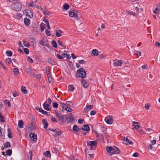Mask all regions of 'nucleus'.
<instances>
[{
	"mask_svg": "<svg viewBox=\"0 0 160 160\" xmlns=\"http://www.w3.org/2000/svg\"><path fill=\"white\" fill-rule=\"evenodd\" d=\"M86 73L83 68H80L77 71V76L78 77L83 78L86 76Z\"/></svg>",
	"mask_w": 160,
	"mask_h": 160,
	"instance_id": "1",
	"label": "nucleus"
},
{
	"mask_svg": "<svg viewBox=\"0 0 160 160\" xmlns=\"http://www.w3.org/2000/svg\"><path fill=\"white\" fill-rule=\"evenodd\" d=\"M13 8L17 11H19L22 9L21 5L18 3H14L12 5Z\"/></svg>",
	"mask_w": 160,
	"mask_h": 160,
	"instance_id": "2",
	"label": "nucleus"
},
{
	"mask_svg": "<svg viewBox=\"0 0 160 160\" xmlns=\"http://www.w3.org/2000/svg\"><path fill=\"white\" fill-rule=\"evenodd\" d=\"M106 122L109 124H111L113 123L112 117V116H108L106 117L104 119Z\"/></svg>",
	"mask_w": 160,
	"mask_h": 160,
	"instance_id": "3",
	"label": "nucleus"
},
{
	"mask_svg": "<svg viewBox=\"0 0 160 160\" xmlns=\"http://www.w3.org/2000/svg\"><path fill=\"white\" fill-rule=\"evenodd\" d=\"M113 64L114 67H118V66H121L123 62L122 60H114L113 61Z\"/></svg>",
	"mask_w": 160,
	"mask_h": 160,
	"instance_id": "4",
	"label": "nucleus"
},
{
	"mask_svg": "<svg viewBox=\"0 0 160 160\" xmlns=\"http://www.w3.org/2000/svg\"><path fill=\"white\" fill-rule=\"evenodd\" d=\"M87 145L88 146L91 147L90 149L91 150H93L94 149L92 148V147L96 145L97 143L96 141H88L87 142Z\"/></svg>",
	"mask_w": 160,
	"mask_h": 160,
	"instance_id": "5",
	"label": "nucleus"
},
{
	"mask_svg": "<svg viewBox=\"0 0 160 160\" xmlns=\"http://www.w3.org/2000/svg\"><path fill=\"white\" fill-rule=\"evenodd\" d=\"M120 151L119 149L116 146H114L113 147H112V152L111 153V155L116 153H119Z\"/></svg>",
	"mask_w": 160,
	"mask_h": 160,
	"instance_id": "6",
	"label": "nucleus"
},
{
	"mask_svg": "<svg viewBox=\"0 0 160 160\" xmlns=\"http://www.w3.org/2000/svg\"><path fill=\"white\" fill-rule=\"evenodd\" d=\"M65 118L67 120V122H73L74 120L73 116L71 113H70L68 117H67L66 116Z\"/></svg>",
	"mask_w": 160,
	"mask_h": 160,
	"instance_id": "7",
	"label": "nucleus"
},
{
	"mask_svg": "<svg viewBox=\"0 0 160 160\" xmlns=\"http://www.w3.org/2000/svg\"><path fill=\"white\" fill-rule=\"evenodd\" d=\"M52 134L53 135H60L62 133V132L58 130H52Z\"/></svg>",
	"mask_w": 160,
	"mask_h": 160,
	"instance_id": "8",
	"label": "nucleus"
},
{
	"mask_svg": "<svg viewBox=\"0 0 160 160\" xmlns=\"http://www.w3.org/2000/svg\"><path fill=\"white\" fill-rule=\"evenodd\" d=\"M69 15L71 17L76 18L77 20H78L79 19L77 14L74 12H70L69 13Z\"/></svg>",
	"mask_w": 160,
	"mask_h": 160,
	"instance_id": "9",
	"label": "nucleus"
},
{
	"mask_svg": "<svg viewBox=\"0 0 160 160\" xmlns=\"http://www.w3.org/2000/svg\"><path fill=\"white\" fill-rule=\"evenodd\" d=\"M93 106L91 105H87L84 109V112L85 113H87L92 108Z\"/></svg>",
	"mask_w": 160,
	"mask_h": 160,
	"instance_id": "10",
	"label": "nucleus"
},
{
	"mask_svg": "<svg viewBox=\"0 0 160 160\" xmlns=\"http://www.w3.org/2000/svg\"><path fill=\"white\" fill-rule=\"evenodd\" d=\"M50 105L49 104H47L46 102H45L42 105L44 108L47 111H49L51 109L50 107Z\"/></svg>",
	"mask_w": 160,
	"mask_h": 160,
	"instance_id": "11",
	"label": "nucleus"
},
{
	"mask_svg": "<svg viewBox=\"0 0 160 160\" xmlns=\"http://www.w3.org/2000/svg\"><path fill=\"white\" fill-rule=\"evenodd\" d=\"M30 137L31 139L33 141H35L37 139V135L35 134L34 133H31L30 134Z\"/></svg>",
	"mask_w": 160,
	"mask_h": 160,
	"instance_id": "12",
	"label": "nucleus"
},
{
	"mask_svg": "<svg viewBox=\"0 0 160 160\" xmlns=\"http://www.w3.org/2000/svg\"><path fill=\"white\" fill-rule=\"evenodd\" d=\"M132 122V126L134 127V128L138 129L140 127V125L138 124V122L133 121Z\"/></svg>",
	"mask_w": 160,
	"mask_h": 160,
	"instance_id": "13",
	"label": "nucleus"
},
{
	"mask_svg": "<svg viewBox=\"0 0 160 160\" xmlns=\"http://www.w3.org/2000/svg\"><path fill=\"white\" fill-rule=\"evenodd\" d=\"M39 43L40 44L44 46L48 45V42L47 40L44 41L43 40H40Z\"/></svg>",
	"mask_w": 160,
	"mask_h": 160,
	"instance_id": "14",
	"label": "nucleus"
},
{
	"mask_svg": "<svg viewBox=\"0 0 160 160\" xmlns=\"http://www.w3.org/2000/svg\"><path fill=\"white\" fill-rule=\"evenodd\" d=\"M56 35L57 37H60L62 35V33H63V32L61 30H55Z\"/></svg>",
	"mask_w": 160,
	"mask_h": 160,
	"instance_id": "15",
	"label": "nucleus"
},
{
	"mask_svg": "<svg viewBox=\"0 0 160 160\" xmlns=\"http://www.w3.org/2000/svg\"><path fill=\"white\" fill-rule=\"evenodd\" d=\"M29 12H30V13H31V11H28H28H27V10H24V11H23V13L24 14H25L26 16H28L31 18H32L33 17V15H32V13H31V15H29L28 14Z\"/></svg>",
	"mask_w": 160,
	"mask_h": 160,
	"instance_id": "16",
	"label": "nucleus"
},
{
	"mask_svg": "<svg viewBox=\"0 0 160 160\" xmlns=\"http://www.w3.org/2000/svg\"><path fill=\"white\" fill-rule=\"evenodd\" d=\"M112 147H107L106 148V150L109 155H111V153L112 152Z\"/></svg>",
	"mask_w": 160,
	"mask_h": 160,
	"instance_id": "17",
	"label": "nucleus"
},
{
	"mask_svg": "<svg viewBox=\"0 0 160 160\" xmlns=\"http://www.w3.org/2000/svg\"><path fill=\"white\" fill-rule=\"evenodd\" d=\"M42 123L44 125V128H46L48 127V123L47 122L46 120L45 119H43L42 120Z\"/></svg>",
	"mask_w": 160,
	"mask_h": 160,
	"instance_id": "18",
	"label": "nucleus"
},
{
	"mask_svg": "<svg viewBox=\"0 0 160 160\" xmlns=\"http://www.w3.org/2000/svg\"><path fill=\"white\" fill-rule=\"evenodd\" d=\"M82 128L84 131H88L89 130V128L88 125H85L82 126Z\"/></svg>",
	"mask_w": 160,
	"mask_h": 160,
	"instance_id": "19",
	"label": "nucleus"
},
{
	"mask_svg": "<svg viewBox=\"0 0 160 160\" xmlns=\"http://www.w3.org/2000/svg\"><path fill=\"white\" fill-rule=\"evenodd\" d=\"M99 51L97 49H93L92 51V55L94 56H97L98 54Z\"/></svg>",
	"mask_w": 160,
	"mask_h": 160,
	"instance_id": "20",
	"label": "nucleus"
},
{
	"mask_svg": "<svg viewBox=\"0 0 160 160\" xmlns=\"http://www.w3.org/2000/svg\"><path fill=\"white\" fill-rule=\"evenodd\" d=\"M24 23L26 25H28L30 23L29 19L25 18L24 19Z\"/></svg>",
	"mask_w": 160,
	"mask_h": 160,
	"instance_id": "21",
	"label": "nucleus"
},
{
	"mask_svg": "<svg viewBox=\"0 0 160 160\" xmlns=\"http://www.w3.org/2000/svg\"><path fill=\"white\" fill-rule=\"evenodd\" d=\"M23 122L22 120H19L18 123V127L20 128H22L23 127Z\"/></svg>",
	"mask_w": 160,
	"mask_h": 160,
	"instance_id": "22",
	"label": "nucleus"
},
{
	"mask_svg": "<svg viewBox=\"0 0 160 160\" xmlns=\"http://www.w3.org/2000/svg\"><path fill=\"white\" fill-rule=\"evenodd\" d=\"M36 109L42 114H46L47 113V112L46 111H44L41 108H36Z\"/></svg>",
	"mask_w": 160,
	"mask_h": 160,
	"instance_id": "23",
	"label": "nucleus"
},
{
	"mask_svg": "<svg viewBox=\"0 0 160 160\" xmlns=\"http://www.w3.org/2000/svg\"><path fill=\"white\" fill-rule=\"evenodd\" d=\"M44 154L45 156L47 158H49L51 156L50 152L49 151H47L46 152L44 153Z\"/></svg>",
	"mask_w": 160,
	"mask_h": 160,
	"instance_id": "24",
	"label": "nucleus"
},
{
	"mask_svg": "<svg viewBox=\"0 0 160 160\" xmlns=\"http://www.w3.org/2000/svg\"><path fill=\"white\" fill-rule=\"evenodd\" d=\"M124 141L125 142L126 144H130L132 143L131 142L129 141V140L128 139V138H124Z\"/></svg>",
	"mask_w": 160,
	"mask_h": 160,
	"instance_id": "25",
	"label": "nucleus"
},
{
	"mask_svg": "<svg viewBox=\"0 0 160 160\" xmlns=\"http://www.w3.org/2000/svg\"><path fill=\"white\" fill-rule=\"evenodd\" d=\"M21 90L22 92L25 94L27 93L28 91L26 89V87L24 86H22L21 87Z\"/></svg>",
	"mask_w": 160,
	"mask_h": 160,
	"instance_id": "26",
	"label": "nucleus"
},
{
	"mask_svg": "<svg viewBox=\"0 0 160 160\" xmlns=\"http://www.w3.org/2000/svg\"><path fill=\"white\" fill-rule=\"evenodd\" d=\"M63 109H64L67 112H71L72 111V109L71 108H69V107H68L67 106H66L65 107V108Z\"/></svg>",
	"mask_w": 160,
	"mask_h": 160,
	"instance_id": "27",
	"label": "nucleus"
},
{
	"mask_svg": "<svg viewBox=\"0 0 160 160\" xmlns=\"http://www.w3.org/2000/svg\"><path fill=\"white\" fill-rule=\"evenodd\" d=\"M82 84L83 87L85 88H87L88 86V84L85 81H82Z\"/></svg>",
	"mask_w": 160,
	"mask_h": 160,
	"instance_id": "28",
	"label": "nucleus"
},
{
	"mask_svg": "<svg viewBox=\"0 0 160 160\" xmlns=\"http://www.w3.org/2000/svg\"><path fill=\"white\" fill-rule=\"evenodd\" d=\"M65 115L62 116H58V118H59V120L61 121L62 122H63L64 120V118H65Z\"/></svg>",
	"mask_w": 160,
	"mask_h": 160,
	"instance_id": "29",
	"label": "nucleus"
},
{
	"mask_svg": "<svg viewBox=\"0 0 160 160\" xmlns=\"http://www.w3.org/2000/svg\"><path fill=\"white\" fill-rule=\"evenodd\" d=\"M74 88L73 87V86L71 85H70L68 86V90H71L72 91L74 90Z\"/></svg>",
	"mask_w": 160,
	"mask_h": 160,
	"instance_id": "30",
	"label": "nucleus"
},
{
	"mask_svg": "<svg viewBox=\"0 0 160 160\" xmlns=\"http://www.w3.org/2000/svg\"><path fill=\"white\" fill-rule=\"evenodd\" d=\"M47 76L49 82L50 83H51L52 82V78L51 77V76L50 75V74L48 73L47 74Z\"/></svg>",
	"mask_w": 160,
	"mask_h": 160,
	"instance_id": "31",
	"label": "nucleus"
},
{
	"mask_svg": "<svg viewBox=\"0 0 160 160\" xmlns=\"http://www.w3.org/2000/svg\"><path fill=\"white\" fill-rule=\"evenodd\" d=\"M13 71L14 72L15 74L16 75H17V74L19 73V70L18 69L16 68H14L13 69Z\"/></svg>",
	"mask_w": 160,
	"mask_h": 160,
	"instance_id": "32",
	"label": "nucleus"
},
{
	"mask_svg": "<svg viewBox=\"0 0 160 160\" xmlns=\"http://www.w3.org/2000/svg\"><path fill=\"white\" fill-rule=\"evenodd\" d=\"M72 129L74 131L77 132L78 131L79 129L77 125H74Z\"/></svg>",
	"mask_w": 160,
	"mask_h": 160,
	"instance_id": "33",
	"label": "nucleus"
},
{
	"mask_svg": "<svg viewBox=\"0 0 160 160\" xmlns=\"http://www.w3.org/2000/svg\"><path fill=\"white\" fill-rule=\"evenodd\" d=\"M26 71L27 73L29 75H31L32 74L31 70L29 68L26 69Z\"/></svg>",
	"mask_w": 160,
	"mask_h": 160,
	"instance_id": "34",
	"label": "nucleus"
},
{
	"mask_svg": "<svg viewBox=\"0 0 160 160\" xmlns=\"http://www.w3.org/2000/svg\"><path fill=\"white\" fill-rule=\"evenodd\" d=\"M23 44H24V46L25 47H27V48L29 47L30 45V44L28 43L26 41H24L23 42Z\"/></svg>",
	"mask_w": 160,
	"mask_h": 160,
	"instance_id": "35",
	"label": "nucleus"
},
{
	"mask_svg": "<svg viewBox=\"0 0 160 160\" xmlns=\"http://www.w3.org/2000/svg\"><path fill=\"white\" fill-rule=\"evenodd\" d=\"M6 54L8 56H11L12 55V52L10 51H7L6 52Z\"/></svg>",
	"mask_w": 160,
	"mask_h": 160,
	"instance_id": "36",
	"label": "nucleus"
},
{
	"mask_svg": "<svg viewBox=\"0 0 160 160\" xmlns=\"http://www.w3.org/2000/svg\"><path fill=\"white\" fill-rule=\"evenodd\" d=\"M0 122H4V117L0 113Z\"/></svg>",
	"mask_w": 160,
	"mask_h": 160,
	"instance_id": "37",
	"label": "nucleus"
},
{
	"mask_svg": "<svg viewBox=\"0 0 160 160\" xmlns=\"http://www.w3.org/2000/svg\"><path fill=\"white\" fill-rule=\"evenodd\" d=\"M6 153L7 155L10 156L12 154V151L10 149H8L6 151Z\"/></svg>",
	"mask_w": 160,
	"mask_h": 160,
	"instance_id": "38",
	"label": "nucleus"
},
{
	"mask_svg": "<svg viewBox=\"0 0 160 160\" xmlns=\"http://www.w3.org/2000/svg\"><path fill=\"white\" fill-rule=\"evenodd\" d=\"M52 45L54 48H56L57 47V43L56 42L54 41H52L51 43Z\"/></svg>",
	"mask_w": 160,
	"mask_h": 160,
	"instance_id": "39",
	"label": "nucleus"
},
{
	"mask_svg": "<svg viewBox=\"0 0 160 160\" xmlns=\"http://www.w3.org/2000/svg\"><path fill=\"white\" fill-rule=\"evenodd\" d=\"M40 25L41 31H43L45 29L44 24L43 23H41Z\"/></svg>",
	"mask_w": 160,
	"mask_h": 160,
	"instance_id": "40",
	"label": "nucleus"
},
{
	"mask_svg": "<svg viewBox=\"0 0 160 160\" xmlns=\"http://www.w3.org/2000/svg\"><path fill=\"white\" fill-rule=\"evenodd\" d=\"M43 13L46 15H48L50 14V12L49 11H48V10H44L43 11Z\"/></svg>",
	"mask_w": 160,
	"mask_h": 160,
	"instance_id": "41",
	"label": "nucleus"
},
{
	"mask_svg": "<svg viewBox=\"0 0 160 160\" xmlns=\"http://www.w3.org/2000/svg\"><path fill=\"white\" fill-rule=\"evenodd\" d=\"M4 147L8 148L10 147V143L9 142H7L4 144Z\"/></svg>",
	"mask_w": 160,
	"mask_h": 160,
	"instance_id": "42",
	"label": "nucleus"
},
{
	"mask_svg": "<svg viewBox=\"0 0 160 160\" xmlns=\"http://www.w3.org/2000/svg\"><path fill=\"white\" fill-rule=\"evenodd\" d=\"M66 104L67 105H68V106H70V107H72L73 106V103L72 102H70V101H67V102H66Z\"/></svg>",
	"mask_w": 160,
	"mask_h": 160,
	"instance_id": "43",
	"label": "nucleus"
},
{
	"mask_svg": "<svg viewBox=\"0 0 160 160\" xmlns=\"http://www.w3.org/2000/svg\"><path fill=\"white\" fill-rule=\"evenodd\" d=\"M160 12V10L157 8H156L155 10H153V12L155 13H159Z\"/></svg>",
	"mask_w": 160,
	"mask_h": 160,
	"instance_id": "44",
	"label": "nucleus"
},
{
	"mask_svg": "<svg viewBox=\"0 0 160 160\" xmlns=\"http://www.w3.org/2000/svg\"><path fill=\"white\" fill-rule=\"evenodd\" d=\"M48 62L51 64H52L53 63V61L50 58H49L48 60Z\"/></svg>",
	"mask_w": 160,
	"mask_h": 160,
	"instance_id": "45",
	"label": "nucleus"
},
{
	"mask_svg": "<svg viewBox=\"0 0 160 160\" xmlns=\"http://www.w3.org/2000/svg\"><path fill=\"white\" fill-rule=\"evenodd\" d=\"M60 105L61 106V107L64 109L65 107L67 106L65 104L61 102L60 103Z\"/></svg>",
	"mask_w": 160,
	"mask_h": 160,
	"instance_id": "46",
	"label": "nucleus"
},
{
	"mask_svg": "<svg viewBox=\"0 0 160 160\" xmlns=\"http://www.w3.org/2000/svg\"><path fill=\"white\" fill-rule=\"evenodd\" d=\"M8 137L10 138H12V133L9 130V129H8Z\"/></svg>",
	"mask_w": 160,
	"mask_h": 160,
	"instance_id": "47",
	"label": "nucleus"
},
{
	"mask_svg": "<svg viewBox=\"0 0 160 160\" xmlns=\"http://www.w3.org/2000/svg\"><path fill=\"white\" fill-rule=\"evenodd\" d=\"M28 60L31 63H32L33 62V60L30 57H28L27 58Z\"/></svg>",
	"mask_w": 160,
	"mask_h": 160,
	"instance_id": "48",
	"label": "nucleus"
},
{
	"mask_svg": "<svg viewBox=\"0 0 160 160\" xmlns=\"http://www.w3.org/2000/svg\"><path fill=\"white\" fill-rule=\"evenodd\" d=\"M69 5L68 4H65L63 5V8L66 10H67L69 8Z\"/></svg>",
	"mask_w": 160,
	"mask_h": 160,
	"instance_id": "49",
	"label": "nucleus"
},
{
	"mask_svg": "<svg viewBox=\"0 0 160 160\" xmlns=\"http://www.w3.org/2000/svg\"><path fill=\"white\" fill-rule=\"evenodd\" d=\"M134 54L138 56H141V53L139 51H136L134 52Z\"/></svg>",
	"mask_w": 160,
	"mask_h": 160,
	"instance_id": "50",
	"label": "nucleus"
},
{
	"mask_svg": "<svg viewBox=\"0 0 160 160\" xmlns=\"http://www.w3.org/2000/svg\"><path fill=\"white\" fill-rule=\"evenodd\" d=\"M106 55L103 54H102L100 55L99 58L100 59H102L106 57Z\"/></svg>",
	"mask_w": 160,
	"mask_h": 160,
	"instance_id": "51",
	"label": "nucleus"
},
{
	"mask_svg": "<svg viewBox=\"0 0 160 160\" xmlns=\"http://www.w3.org/2000/svg\"><path fill=\"white\" fill-rule=\"evenodd\" d=\"M23 50L24 52L27 54H28L29 52V50L28 49L26 48H24Z\"/></svg>",
	"mask_w": 160,
	"mask_h": 160,
	"instance_id": "52",
	"label": "nucleus"
},
{
	"mask_svg": "<svg viewBox=\"0 0 160 160\" xmlns=\"http://www.w3.org/2000/svg\"><path fill=\"white\" fill-rule=\"evenodd\" d=\"M79 63L82 64H84L86 63V62L84 60H80L79 61Z\"/></svg>",
	"mask_w": 160,
	"mask_h": 160,
	"instance_id": "53",
	"label": "nucleus"
},
{
	"mask_svg": "<svg viewBox=\"0 0 160 160\" xmlns=\"http://www.w3.org/2000/svg\"><path fill=\"white\" fill-rule=\"evenodd\" d=\"M44 48L46 50L47 52H49L50 50L49 48L48 47V45L47 46H45Z\"/></svg>",
	"mask_w": 160,
	"mask_h": 160,
	"instance_id": "54",
	"label": "nucleus"
},
{
	"mask_svg": "<svg viewBox=\"0 0 160 160\" xmlns=\"http://www.w3.org/2000/svg\"><path fill=\"white\" fill-rule=\"evenodd\" d=\"M53 106L55 108H57L58 107V104L56 102H53L52 104Z\"/></svg>",
	"mask_w": 160,
	"mask_h": 160,
	"instance_id": "55",
	"label": "nucleus"
},
{
	"mask_svg": "<svg viewBox=\"0 0 160 160\" xmlns=\"http://www.w3.org/2000/svg\"><path fill=\"white\" fill-rule=\"evenodd\" d=\"M58 42L60 46L61 47H64L63 45V42H62L58 40Z\"/></svg>",
	"mask_w": 160,
	"mask_h": 160,
	"instance_id": "56",
	"label": "nucleus"
},
{
	"mask_svg": "<svg viewBox=\"0 0 160 160\" xmlns=\"http://www.w3.org/2000/svg\"><path fill=\"white\" fill-rule=\"evenodd\" d=\"M6 62L8 63H11L12 62V61L11 60L10 58H8L6 59Z\"/></svg>",
	"mask_w": 160,
	"mask_h": 160,
	"instance_id": "57",
	"label": "nucleus"
},
{
	"mask_svg": "<svg viewBox=\"0 0 160 160\" xmlns=\"http://www.w3.org/2000/svg\"><path fill=\"white\" fill-rule=\"evenodd\" d=\"M96 113V112L95 111H92L91 112L90 115H95Z\"/></svg>",
	"mask_w": 160,
	"mask_h": 160,
	"instance_id": "58",
	"label": "nucleus"
},
{
	"mask_svg": "<svg viewBox=\"0 0 160 160\" xmlns=\"http://www.w3.org/2000/svg\"><path fill=\"white\" fill-rule=\"evenodd\" d=\"M46 34L47 36H50L51 35L50 34V32L48 31V29H46L45 30Z\"/></svg>",
	"mask_w": 160,
	"mask_h": 160,
	"instance_id": "59",
	"label": "nucleus"
},
{
	"mask_svg": "<svg viewBox=\"0 0 160 160\" xmlns=\"http://www.w3.org/2000/svg\"><path fill=\"white\" fill-rule=\"evenodd\" d=\"M155 45L157 47H160V43L157 42H155Z\"/></svg>",
	"mask_w": 160,
	"mask_h": 160,
	"instance_id": "60",
	"label": "nucleus"
},
{
	"mask_svg": "<svg viewBox=\"0 0 160 160\" xmlns=\"http://www.w3.org/2000/svg\"><path fill=\"white\" fill-rule=\"evenodd\" d=\"M67 54L66 53V52L64 51V52L62 53V55L64 57L66 58V56H67Z\"/></svg>",
	"mask_w": 160,
	"mask_h": 160,
	"instance_id": "61",
	"label": "nucleus"
},
{
	"mask_svg": "<svg viewBox=\"0 0 160 160\" xmlns=\"http://www.w3.org/2000/svg\"><path fill=\"white\" fill-rule=\"evenodd\" d=\"M145 108L146 109L149 110V105L148 104H145Z\"/></svg>",
	"mask_w": 160,
	"mask_h": 160,
	"instance_id": "62",
	"label": "nucleus"
},
{
	"mask_svg": "<svg viewBox=\"0 0 160 160\" xmlns=\"http://www.w3.org/2000/svg\"><path fill=\"white\" fill-rule=\"evenodd\" d=\"M56 56L59 59H62L63 58L62 56H60L58 54L56 55Z\"/></svg>",
	"mask_w": 160,
	"mask_h": 160,
	"instance_id": "63",
	"label": "nucleus"
},
{
	"mask_svg": "<svg viewBox=\"0 0 160 160\" xmlns=\"http://www.w3.org/2000/svg\"><path fill=\"white\" fill-rule=\"evenodd\" d=\"M83 121L84 120L83 119H79L78 120V122L80 123H81L83 122Z\"/></svg>",
	"mask_w": 160,
	"mask_h": 160,
	"instance_id": "64",
	"label": "nucleus"
}]
</instances>
